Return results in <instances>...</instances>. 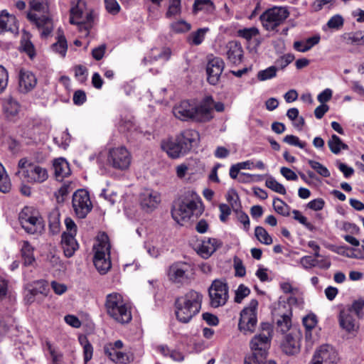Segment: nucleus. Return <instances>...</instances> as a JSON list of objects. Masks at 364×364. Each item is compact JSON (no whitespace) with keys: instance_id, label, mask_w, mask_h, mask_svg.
Masks as SVG:
<instances>
[{"instance_id":"obj_52","label":"nucleus","mask_w":364,"mask_h":364,"mask_svg":"<svg viewBox=\"0 0 364 364\" xmlns=\"http://www.w3.org/2000/svg\"><path fill=\"white\" fill-rule=\"evenodd\" d=\"M308 164L310 166L315 170L320 176L327 178L329 177L331 173L328 169L321 163L309 159Z\"/></svg>"},{"instance_id":"obj_22","label":"nucleus","mask_w":364,"mask_h":364,"mask_svg":"<svg viewBox=\"0 0 364 364\" xmlns=\"http://www.w3.org/2000/svg\"><path fill=\"white\" fill-rule=\"evenodd\" d=\"M37 84L36 75L30 70L21 68L18 73V90L27 93L31 91Z\"/></svg>"},{"instance_id":"obj_10","label":"nucleus","mask_w":364,"mask_h":364,"mask_svg":"<svg viewBox=\"0 0 364 364\" xmlns=\"http://www.w3.org/2000/svg\"><path fill=\"white\" fill-rule=\"evenodd\" d=\"M289 12L285 7L274 6L263 12L259 20L267 31H274L289 17Z\"/></svg>"},{"instance_id":"obj_32","label":"nucleus","mask_w":364,"mask_h":364,"mask_svg":"<svg viewBox=\"0 0 364 364\" xmlns=\"http://www.w3.org/2000/svg\"><path fill=\"white\" fill-rule=\"evenodd\" d=\"M49 292L48 282L45 280H38L33 282L31 288L28 290V294L26 295L27 300L30 302L33 301V297L38 294L47 296Z\"/></svg>"},{"instance_id":"obj_28","label":"nucleus","mask_w":364,"mask_h":364,"mask_svg":"<svg viewBox=\"0 0 364 364\" xmlns=\"http://www.w3.org/2000/svg\"><path fill=\"white\" fill-rule=\"evenodd\" d=\"M339 323L342 328L347 332H353L358 328V326L353 314L349 309H343L339 315Z\"/></svg>"},{"instance_id":"obj_41","label":"nucleus","mask_w":364,"mask_h":364,"mask_svg":"<svg viewBox=\"0 0 364 364\" xmlns=\"http://www.w3.org/2000/svg\"><path fill=\"white\" fill-rule=\"evenodd\" d=\"M277 71V66L272 65L264 70H259L257 74V77L259 81L268 80L275 77Z\"/></svg>"},{"instance_id":"obj_62","label":"nucleus","mask_w":364,"mask_h":364,"mask_svg":"<svg viewBox=\"0 0 364 364\" xmlns=\"http://www.w3.org/2000/svg\"><path fill=\"white\" fill-rule=\"evenodd\" d=\"M105 9L112 15L117 14L120 11V6L117 0H104Z\"/></svg>"},{"instance_id":"obj_48","label":"nucleus","mask_w":364,"mask_h":364,"mask_svg":"<svg viewBox=\"0 0 364 364\" xmlns=\"http://www.w3.org/2000/svg\"><path fill=\"white\" fill-rule=\"evenodd\" d=\"M181 11V0H171L168 11L166 13V16L167 18H173L179 15Z\"/></svg>"},{"instance_id":"obj_58","label":"nucleus","mask_w":364,"mask_h":364,"mask_svg":"<svg viewBox=\"0 0 364 364\" xmlns=\"http://www.w3.org/2000/svg\"><path fill=\"white\" fill-rule=\"evenodd\" d=\"M45 348L50 355L52 363L61 362L63 355L55 350L50 341H46Z\"/></svg>"},{"instance_id":"obj_2","label":"nucleus","mask_w":364,"mask_h":364,"mask_svg":"<svg viewBox=\"0 0 364 364\" xmlns=\"http://www.w3.org/2000/svg\"><path fill=\"white\" fill-rule=\"evenodd\" d=\"M203 299V294L193 289L178 297L175 301V313L178 321L183 323H188L200 312Z\"/></svg>"},{"instance_id":"obj_1","label":"nucleus","mask_w":364,"mask_h":364,"mask_svg":"<svg viewBox=\"0 0 364 364\" xmlns=\"http://www.w3.org/2000/svg\"><path fill=\"white\" fill-rule=\"evenodd\" d=\"M199 140V134L193 129H186L176 138L161 141V149L172 159L179 158L187 154Z\"/></svg>"},{"instance_id":"obj_61","label":"nucleus","mask_w":364,"mask_h":364,"mask_svg":"<svg viewBox=\"0 0 364 364\" xmlns=\"http://www.w3.org/2000/svg\"><path fill=\"white\" fill-rule=\"evenodd\" d=\"M317 263V259L310 255L304 256L300 259V264L305 269L316 267Z\"/></svg>"},{"instance_id":"obj_49","label":"nucleus","mask_w":364,"mask_h":364,"mask_svg":"<svg viewBox=\"0 0 364 364\" xmlns=\"http://www.w3.org/2000/svg\"><path fill=\"white\" fill-rule=\"evenodd\" d=\"M344 24V18L340 14H336L330 18L326 23V26L333 30H340Z\"/></svg>"},{"instance_id":"obj_16","label":"nucleus","mask_w":364,"mask_h":364,"mask_svg":"<svg viewBox=\"0 0 364 364\" xmlns=\"http://www.w3.org/2000/svg\"><path fill=\"white\" fill-rule=\"evenodd\" d=\"M339 358L336 350L330 345L321 346L313 355L311 364H337Z\"/></svg>"},{"instance_id":"obj_25","label":"nucleus","mask_w":364,"mask_h":364,"mask_svg":"<svg viewBox=\"0 0 364 364\" xmlns=\"http://www.w3.org/2000/svg\"><path fill=\"white\" fill-rule=\"evenodd\" d=\"M18 26L15 16L9 14L7 11L0 12V33L4 32L18 33Z\"/></svg>"},{"instance_id":"obj_8","label":"nucleus","mask_w":364,"mask_h":364,"mask_svg":"<svg viewBox=\"0 0 364 364\" xmlns=\"http://www.w3.org/2000/svg\"><path fill=\"white\" fill-rule=\"evenodd\" d=\"M257 300L252 299L248 306L240 312L238 328L245 335L252 334L255 331L257 323Z\"/></svg>"},{"instance_id":"obj_23","label":"nucleus","mask_w":364,"mask_h":364,"mask_svg":"<svg viewBox=\"0 0 364 364\" xmlns=\"http://www.w3.org/2000/svg\"><path fill=\"white\" fill-rule=\"evenodd\" d=\"M195 104L191 103L188 100H183L173 108L174 116L182 120H193Z\"/></svg>"},{"instance_id":"obj_12","label":"nucleus","mask_w":364,"mask_h":364,"mask_svg":"<svg viewBox=\"0 0 364 364\" xmlns=\"http://www.w3.org/2000/svg\"><path fill=\"white\" fill-rule=\"evenodd\" d=\"M124 343L121 340L107 343L103 347L105 355L115 364H129L134 360L132 353L122 351Z\"/></svg>"},{"instance_id":"obj_21","label":"nucleus","mask_w":364,"mask_h":364,"mask_svg":"<svg viewBox=\"0 0 364 364\" xmlns=\"http://www.w3.org/2000/svg\"><path fill=\"white\" fill-rule=\"evenodd\" d=\"M161 201L160 194L151 189H145L139 195V204L146 212H152Z\"/></svg>"},{"instance_id":"obj_50","label":"nucleus","mask_w":364,"mask_h":364,"mask_svg":"<svg viewBox=\"0 0 364 364\" xmlns=\"http://www.w3.org/2000/svg\"><path fill=\"white\" fill-rule=\"evenodd\" d=\"M364 308V299H359L353 302L351 306H348L344 309H349L350 314L355 313L358 318H362L363 316V309Z\"/></svg>"},{"instance_id":"obj_60","label":"nucleus","mask_w":364,"mask_h":364,"mask_svg":"<svg viewBox=\"0 0 364 364\" xmlns=\"http://www.w3.org/2000/svg\"><path fill=\"white\" fill-rule=\"evenodd\" d=\"M239 36L249 41L259 34V30L255 27L243 28L238 31Z\"/></svg>"},{"instance_id":"obj_35","label":"nucleus","mask_w":364,"mask_h":364,"mask_svg":"<svg viewBox=\"0 0 364 364\" xmlns=\"http://www.w3.org/2000/svg\"><path fill=\"white\" fill-rule=\"evenodd\" d=\"M328 146L331 151L334 154H339L341 150H348V146L343 143L341 138L336 134H332L328 141Z\"/></svg>"},{"instance_id":"obj_54","label":"nucleus","mask_w":364,"mask_h":364,"mask_svg":"<svg viewBox=\"0 0 364 364\" xmlns=\"http://www.w3.org/2000/svg\"><path fill=\"white\" fill-rule=\"evenodd\" d=\"M71 184V182H65L55 193L58 202L64 201V197L66 196L72 190Z\"/></svg>"},{"instance_id":"obj_26","label":"nucleus","mask_w":364,"mask_h":364,"mask_svg":"<svg viewBox=\"0 0 364 364\" xmlns=\"http://www.w3.org/2000/svg\"><path fill=\"white\" fill-rule=\"evenodd\" d=\"M222 242L216 238L203 240L198 247V253L203 258L210 257L220 246Z\"/></svg>"},{"instance_id":"obj_42","label":"nucleus","mask_w":364,"mask_h":364,"mask_svg":"<svg viewBox=\"0 0 364 364\" xmlns=\"http://www.w3.org/2000/svg\"><path fill=\"white\" fill-rule=\"evenodd\" d=\"M171 55V50L169 48H162L159 51L156 49L152 50L151 54V60H163L164 62L169 60Z\"/></svg>"},{"instance_id":"obj_34","label":"nucleus","mask_w":364,"mask_h":364,"mask_svg":"<svg viewBox=\"0 0 364 364\" xmlns=\"http://www.w3.org/2000/svg\"><path fill=\"white\" fill-rule=\"evenodd\" d=\"M282 348L286 354L294 355L299 350V342L291 334H287L282 343Z\"/></svg>"},{"instance_id":"obj_36","label":"nucleus","mask_w":364,"mask_h":364,"mask_svg":"<svg viewBox=\"0 0 364 364\" xmlns=\"http://www.w3.org/2000/svg\"><path fill=\"white\" fill-rule=\"evenodd\" d=\"M52 49L55 53L60 54L63 58H64L66 55L68 50V43L63 32H60V30H58L57 41L52 45Z\"/></svg>"},{"instance_id":"obj_57","label":"nucleus","mask_w":364,"mask_h":364,"mask_svg":"<svg viewBox=\"0 0 364 364\" xmlns=\"http://www.w3.org/2000/svg\"><path fill=\"white\" fill-rule=\"evenodd\" d=\"M171 28L176 33H185L188 31L191 26L190 23L181 20L172 23Z\"/></svg>"},{"instance_id":"obj_20","label":"nucleus","mask_w":364,"mask_h":364,"mask_svg":"<svg viewBox=\"0 0 364 364\" xmlns=\"http://www.w3.org/2000/svg\"><path fill=\"white\" fill-rule=\"evenodd\" d=\"M23 176L28 183H43L48 178L46 168L36 164H28L26 169L23 171Z\"/></svg>"},{"instance_id":"obj_15","label":"nucleus","mask_w":364,"mask_h":364,"mask_svg":"<svg viewBox=\"0 0 364 364\" xmlns=\"http://www.w3.org/2000/svg\"><path fill=\"white\" fill-rule=\"evenodd\" d=\"M72 207L78 218H85L92 209L89 193L85 189H79L73 195Z\"/></svg>"},{"instance_id":"obj_47","label":"nucleus","mask_w":364,"mask_h":364,"mask_svg":"<svg viewBox=\"0 0 364 364\" xmlns=\"http://www.w3.org/2000/svg\"><path fill=\"white\" fill-rule=\"evenodd\" d=\"M214 9L213 3L211 0H195L193 4V11H210Z\"/></svg>"},{"instance_id":"obj_5","label":"nucleus","mask_w":364,"mask_h":364,"mask_svg":"<svg viewBox=\"0 0 364 364\" xmlns=\"http://www.w3.org/2000/svg\"><path fill=\"white\" fill-rule=\"evenodd\" d=\"M271 340L264 334L255 335L250 343L252 354L245 357V364H277L273 360H266Z\"/></svg>"},{"instance_id":"obj_45","label":"nucleus","mask_w":364,"mask_h":364,"mask_svg":"<svg viewBox=\"0 0 364 364\" xmlns=\"http://www.w3.org/2000/svg\"><path fill=\"white\" fill-rule=\"evenodd\" d=\"M226 200L230 204V207L232 209L233 211H237L241 209L242 205L240 203V198L236 191L232 190L228 191L226 195Z\"/></svg>"},{"instance_id":"obj_44","label":"nucleus","mask_w":364,"mask_h":364,"mask_svg":"<svg viewBox=\"0 0 364 364\" xmlns=\"http://www.w3.org/2000/svg\"><path fill=\"white\" fill-rule=\"evenodd\" d=\"M208 31V28H201L198 29L196 31L193 32L189 36V42L196 46L201 44L205 39L206 33Z\"/></svg>"},{"instance_id":"obj_18","label":"nucleus","mask_w":364,"mask_h":364,"mask_svg":"<svg viewBox=\"0 0 364 364\" xmlns=\"http://www.w3.org/2000/svg\"><path fill=\"white\" fill-rule=\"evenodd\" d=\"M27 18L33 24L40 32L42 38H47L53 30V23L52 19L48 16H38L36 14L28 11Z\"/></svg>"},{"instance_id":"obj_43","label":"nucleus","mask_w":364,"mask_h":364,"mask_svg":"<svg viewBox=\"0 0 364 364\" xmlns=\"http://www.w3.org/2000/svg\"><path fill=\"white\" fill-rule=\"evenodd\" d=\"M11 188V183L9 176L6 174L4 167L0 164V191L8 193Z\"/></svg>"},{"instance_id":"obj_38","label":"nucleus","mask_w":364,"mask_h":364,"mask_svg":"<svg viewBox=\"0 0 364 364\" xmlns=\"http://www.w3.org/2000/svg\"><path fill=\"white\" fill-rule=\"evenodd\" d=\"M361 31L345 33L341 38L347 45L361 46Z\"/></svg>"},{"instance_id":"obj_51","label":"nucleus","mask_w":364,"mask_h":364,"mask_svg":"<svg viewBox=\"0 0 364 364\" xmlns=\"http://www.w3.org/2000/svg\"><path fill=\"white\" fill-rule=\"evenodd\" d=\"M30 9L35 11L45 12L48 9V0H29Z\"/></svg>"},{"instance_id":"obj_46","label":"nucleus","mask_w":364,"mask_h":364,"mask_svg":"<svg viewBox=\"0 0 364 364\" xmlns=\"http://www.w3.org/2000/svg\"><path fill=\"white\" fill-rule=\"evenodd\" d=\"M302 321L306 330V338L308 339L311 337L310 331L313 329L317 323L316 316L314 314H309L303 318Z\"/></svg>"},{"instance_id":"obj_56","label":"nucleus","mask_w":364,"mask_h":364,"mask_svg":"<svg viewBox=\"0 0 364 364\" xmlns=\"http://www.w3.org/2000/svg\"><path fill=\"white\" fill-rule=\"evenodd\" d=\"M250 294V289L244 284H240L235 291V301L241 303L242 301Z\"/></svg>"},{"instance_id":"obj_27","label":"nucleus","mask_w":364,"mask_h":364,"mask_svg":"<svg viewBox=\"0 0 364 364\" xmlns=\"http://www.w3.org/2000/svg\"><path fill=\"white\" fill-rule=\"evenodd\" d=\"M76 235L62 234L61 245L64 254L67 257H71L78 249L79 245L75 239Z\"/></svg>"},{"instance_id":"obj_40","label":"nucleus","mask_w":364,"mask_h":364,"mask_svg":"<svg viewBox=\"0 0 364 364\" xmlns=\"http://www.w3.org/2000/svg\"><path fill=\"white\" fill-rule=\"evenodd\" d=\"M274 210L279 215L287 217L290 215V207L282 199L275 198L273 200Z\"/></svg>"},{"instance_id":"obj_19","label":"nucleus","mask_w":364,"mask_h":364,"mask_svg":"<svg viewBox=\"0 0 364 364\" xmlns=\"http://www.w3.org/2000/svg\"><path fill=\"white\" fill-rule=\"evenodd\" d=\"M225 68L223 60L219 57H210L206 65L207 80L213 85L218 83Z\"/></svg>"},{"instance_id":"obj_55","label":"nucleus","mask_w":364,"mask_h":364,"mask_svg":"<svg viewBox=\"0 0 364 364\" xmlns=\"http://www.w3.org/2000/svg\"><path fill=\"white\" fill-rule=\"evenodd\" d=\"M292 213L294 215V219L299 221L309 230L313 231L315 230L314 225H313L311 223L308 222L307 218L305 216H304L299 210H294L292 211Z\"/></svg>"},{"instance_id":"obj_31","label":"nucleus","mask_w":364,"mask_h":364,"mask_svg":"<svg viewBox=\"0 0 364 364\" xmlns=\"http://www.w3.org/2000/svg\"><path fill=\"white\" fill-rule=\"evenodd\" d=\"M321 40L319 35H314L308 38L296 41L294 42L293 48L298 52L305 53L311 50L314 46L317 45Z\"/></svg>"},{"instance_id":"obj_14","label":"nucleus","mask_w":364,"mask_h":364,"mask_svg":"<svg viewBox=\"0 0 364 364\" xmlns=\"http://www.w3.org/2000/svg\"><path fill=\"white\" fill-rule=\"evenodd\" d=\"M192 270L188 263L176 262L169 266L167 275L171 282L183 285L190 282Z\"/></svg>"},{"instance_id":"obj_6","label":"nucleus","mask_w":364,"mask_h":364,"mask_svg":"<svg viewBox=\"0 0 364 364\" xmlns=\"http://www.w3.org/2000/svg\"><path fill=\"white\" fill-rule=\"evenodd\" d=\"M94 22V14L92 10L86 11L84 0H77L76 5L70 9V23L76 24L80 32L87 36Z\"/></svg>"},{"instance_id":"obj_17","label":"nucleus","mask_w":364,"mask_h":364,"mask_svg":"<svg viewBox=\"0 0 364 364\" xmlns=\"http://www.w3.org/2000/svg\"><path fill=\"white\" fill-rule=\"evenodd\" d=\"M213 98L211 96L205 97L198 106L195 105L193 121L197 122H206L213 118Z\"/></svg>"},{"instance_id":"obj_7","label":"nucleus","mask_w":364,"mask_h":364,"mask_svg":"<svg viewBox=\"0 0 364 364\" xmlns=\"http://www.w3.org/2000/svg\"><path fill=\"white\" fill-rule=\"evenodd\" d=\"M111 245L107 235L103 233L97 237V244L94 246V264L101 274H106L111 268L109 259Z\"/></svg>"},{"instance_id":"obj_30","label":"nucleus","mask_w":364,"mask_h":364,"mask_svg":"<svg viewBox=\"0 0 364 364\" xmlns=\"http://www.w3.org/2000/svg\"><path fill=\"white\" fill-rule=\"evenodd\" d=\"M3 111L7 118L16 117L21 109L19 102L11 96L5 97L2 102Z\"/></svg>"},{"instance_id":"obj_11","label":"nucleus","mask_w":364,"mask_h":364,"mask_svg":"<svg viewBox=\"0 0 364 364\" xmlns=\"http://www.w3.org/2000/svg\"><path fill=\"white\" fill-rule=\"evenodd\" d=\"M19 222L22 228L30 234L41 232L43 228L42 218L32 207H25L19 213Z\"/></svg>"},{"instance_id":"obj_3","label":"nucleus","mask_w":364,"mask_h":364,"mask_svg":"<svg viewBox=\"0 0 364 364\" xmlns=\"http://www.w3.org/2000/svg\"><path fill=\"white\" fill-rule=\"evenodd\" d=\"M203 212L201 198L196 192L188 191L185 193V197L178 208L172 210V216L178 223H182L193 215H200Z\"/></svg>"},{"instance_id":"obj_37","label":"nucleus","mask_w":364,"mask_h":364,"mask_svg":"<svg viewBox=\"0 0 364 364\" xmlns=\"http://www.w3.org/2000/svg\"><path fill=\"white\" fill-rule=\"evenodd\" d=\"M79 342L83 348L84 363L87 364L92 358L93 347L85 336H79Z\"/></svg>"},{"instance_id":"obj_33","label":"nucleus","mask_w":364,"mask_h":364,"mask_svg":"<svg viewBox=\"0 0 364 364\" xmlns=\"http://www.w3.org/2000/svg\"><path fill=\"white\" fill-rule=\"evenodd\" d=\"M34 250L28 241L24 240L21 242V255L23 265L32 266L35 263Z\"/></svg>"},{"instance_id":"obj_53","label":"nucleus","mask_w":364,"mask_h":364,"mask_svg":"<svg viewBox=\"0 0 364 364\" xmlns=\"http://www.w3.org/2000/svg\"><path fill=\"white\" fill-rule=\"evenodd\" d=\"M267 188H270L273 191L278 193L282 195L286 194V189L284 186L276 181L274 178H269L266 181L265 183Z\"/></svg>"},{"instance_id":"obj_13","label":"nucleus","mask_w":364,"mask_h":364,"mask_svg":"<svg viewBox=\"0 0 364 364\" xmlns=\"http://www.w3.org/2000/svg\"><path fill=\"white\" fill-rule=\"evenodd\" d=\"M228 284L221 279H215L208 288L210 305L213 308L224 306L229 298Z\"/></svg>"},{"instance_id":"obj_9","label":"nucleus","mask_w":364,"mask_h":364,"mask_svg":"<svg viewBox=\"0 0 364 364\" xmlns=\"http://www.w3.org/2000/svg\"><path fill=\"white\" fill-rule=\"evenodd\" d=\"M132 154L124 146L109 149L107 163L113 169L121 171H127L132 164Z\"/></svg>"},{"instance_id":"obj_39","label":"nucleus","mask_w":364,"mask_h":364,"mask_svg":"<svg viewBox=\"0 0 364 364\" xmlns=\"http://www.w3.org/2000/svg\"><path fill=\"white\" fill-rule=\"evenodd\" d=\"M255 235L256 238L264 245H269L273 242L272 237L262 226H257L255 228Z\"/></svg>"},{"instance_id":"obj_4","label":"nucleus","mask_w":364,"mask_h":364,"mask_svg":"<svg viewBox=\"0 0 364 364\" xmlns=\"http://www.w3.org/2000/svg\"><path fill=\"white\" fill-rule=\"evenodd\" d=\"M105 306L107 314L116 322L125 324L132 321L131 307L120 294L113 292L107 294Z\"/></svg>"},{"instance_id":"obj_59","label":"nucleus","mask_w":364,"mask_h":364,"mask_svg":"<svg viewBox=\"0 0 364 364\" xmlns=\"http://www.w3.org/2000/svg\"><path fill=\"white\" fill-rule=\"evenodd\" d=\"M283 141L289 145L298 146L302 149H305L306 146L305 141H300L298 136L291 134L285 136Z\"/></svg>"},{"instance_id":"obj_64","label":"nucleus","mask_w":364,"mask_h":364,"mask_svg":"<svg viewBox=\"0 0 364 364\" xmlns=\"http://www.w3.org/2000/svg\"><path fill=\"white\" fill-rule=\"evenodd\" d=\"M21 48L31 59H33L36 55V50L33 44L28 40L21 41Z\"/></svg>"},{"instance_id":"obj_63","label":"nucleus","mask_w":364,"mask_h":364,"mask_svg":"<svg viewBox=\"0 0 364 364\" xmlns=\"http://www.w3.org/2000/svg\"><path fill=\"white\" fill-rule=\"evenodd\" d=\"M291 325V318L287 314H284L280 319L277 321V326L283 333L289 331Z\"/></svg>"},{"instance_id":"obj_24","label":"nucleus","mask_w":364,"mask_h":364,"mask_svg":"<svg viewBox=\"0 0 364 364\" xmlns=\"http://www.w3.org/2000/svg\"><path fill=\"white\" fill-rule=\"evenodd\" d=\"M227 59L233 65H239L243 59L244 51L241 43L236 41H230L227 44Z\"/></svg>"},{"instance_id":"obj_29","label":"nucleus","mask_w":364,"mask_h":364,"mask_svg":"<svg viewBox=\"0 0 364 364\" xmlns=\"http://www.w3.org/2000/svg\"><path fill=\"white\" fill-rule=\"evenodd\" d=\"M53 168L55 177L58 181H63L71 173L69 163L63 158L54 160Z\"/></svg>"}]
</instances>
